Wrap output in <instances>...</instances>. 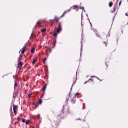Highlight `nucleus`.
<instances>
[{
  "mask_svg": "<svg viewBox=\"0 0 128 128\" xmlns=\"http://www.w3.org/2000/svg\"><path fill=\"white\" fill-rule=\"evenodd\" d=\"M57 28L56 30L57 34H60V32H62V24L60 22H58V24H57Z\"/></svg>",
  "mask_w": 128,
  "mask_h": 128,
  "instance_id": "f257e3e1",
  "label": "nucleus"
},
{
  "mask_svg": "<svg viewBox=\"0 0 128 128\" xmlns=\"http://www.w3.org/2000/svg\"><path fill=\"white\" fill-rule=\"evenodd\" d=\"M72 10H76V12H78V10L80 9L78 6H73L70 8Z\"/></svg>",
  "mask_w": 128,
  "mask_h": 128,
  "instance_id": "f03ea898",
  "label": "nucleus"
},
{
  "mask_svg": "<svg viewBox=\"0 0 128 128\" xmlns=\"http://www.w3.org/2000/svg\"><path fill=\"white\" fill-rule=\"evenodd\" d=\"M22 66V62H19L18 64V68H20Z\"/></svg>",
  "mask_w": 128,
  "mask_h": 128,
  "instance_id": "7ed1b4c3",
  "label": "nucleus"
},
{
  "mask_svg": "<svg viewBox=\"0 0 128 128\" xmlns=\"http://www.w3.org/2000/svg\"><path fill=\"white\" fill-rule=\"evenodd\" d=\"M24 52H26V46L22 48L21 52L22 54H24Z\"/></svg>",
  "mask_w": 128,
  "mask_h": 128,
  "instance_id": "20e7f679",
  "label": "nucleus"
},
{
  "mask_svg": "<svg viewBox=\"0 0 128 128\" xmlns=\"http://www.w3.org/2000/svg\"><path fill=\"white\" fill-rule=\"evenodd\" d=\"M46 48L47 50H49V52H52V48H50L48 46H46Z\"/></svg>",
  "mask_w": 128,
  "mask_h": 128,
  "instance_id": "39448f33",
  "label": "nucleus"
},
{
  "mask_svg": "<svg viewBox=\"0 0 128 128\" xmlns=\"http://www.w3.org/2000/svg\"><path fill=\"white\" fill-rule=\"evenodd\" d=\"M46 86H44L42 88V90L44 92L46 90Z\"/></svg>",
  "mask_w": 128,
  "mask_h": 128,
  "instance_id": "423d86ee",
  "label": "nucleus"
},
{
  "mask_svg": "<svg viewBox=\"0 0 128 128\" xmlns=\"http://www.w3.org/2000/svg\"><path fill=\"white\" fill-rule=\"evenodd\" d=\"M42 102V100L40 99L38 101V104H41Z\"/></svg>",
  "mask_w": 128,
  "mask_h": 128,
  "instance_id": "0eeeda50",
  "label": "nucleus"
},
{
  "mask_svg": "<svg viewBox=\"0 0 128 128\" xmlns=\"http://www.w3.org/2000/svg\"><path fill=\"white\" fill-rule=\"evenodd\" d=\"M66 12H68L67 11H64V14L60 16V18H62V16H64V14H66Z\"/></svg>",
  "mask_w": 128,
  "mask_h": 128,
  "instance_id": "6e6552de",
  "label": "nucleus"
},
{
  "mask_svg": "<svg viewBox=\"0 0 128 128\" xmlns=\"http://www.w3.org/2000/svg\"><path fill=\"white\" fill-rule=\"evenodd\" d=\"M54 20H56V22H58V20H60V18H58V17H56V16H55V17H54Z\"/></svg>",
  "mask_w": 128,
  "mask_h": 128,
  "instance_id": "1a4fd4ad",
  "label": "nucleus"
},
{
  "mask_svg": "<svg viewBox=\"0 0 128 128\" xmlns=\"http://www.w3.org/2000/svg\"><path fill=\"white\" fill-rule=\"evenodd\" d=\"M112 4H113L112 2H110V4H109L110 8H112Z\"/></svg>",
  "mask_w": 128,
  "mask_h": 128,
  "instance_id": "9d476101",
  "label": "nucleus"
},
{
  "mask_svg": "<svg viewBox=\"0 0 128 128\" xmlns=\"http://www.w3.org/2000/svg\"><path fill=\"white\" fill-rule=\"evenodd\" d=\"M46 31V28H43L41 30L42 32H44Z\"/></svg>",
  "mask_w": 128,
  "mask_h": 128,
  "instance_id": "9b49d317",
  "label": "nucleus"
},
{
  "mask_svg": "<svg viewBox=\"0 0 128 128\" xmlns=\"http://www.w3.org/2000/svg\"><path fill=\"white\" fill-rule=\"evenodd\" d=\"M36 60L34 59L32 62V64H36Z\"/></svg>",
  "mask_w": 128,
  "mask_h": 128,
  "instance_id": "f8f14e48",
  "label": "nucleus"
},
{
  "mask_svg": "<svg viewBox=\"0 0 128 128\" xmlns=\"http://www.w3.org/2000/svg\"><path fill=\"white\" fill-rule=\"evenodd\" d=\"M16 86H18V84H16V82L14 83V90H16Z\"/></svg>",
  "mask_w": 128,
  "mask_h": 128,
  "instance_id": "ddd939ff",
  "label": "nucleus"
},
{
  "mask_svg": "<svg viewBox=\"0 0 128 128\" xmlns=\"http://www.w3.org/2000/svg\"><path fill=\"white\" fill-rule=\"evenodd\" d=\"M35 49L34 48H32L30 50L31 52H34Z\"/></svg>",
  "mask_w": 128,
  "mask_h": 128,
  "instance_id": "4468645a",
  "label": "nucleus"
},
{
  "mask_svg": "<svg viewBox=\"0 0 128 128\" xmlns=\"http://www.w3.org/2000/svg\"><path fill=\"white\" fill-rule=\"evenodd\" d=\"M25 122L26 124H30V120H26Z\"/></svg>",
  "mask_w": 128,
  "mask_h": 128,
  "instance_id": "2eb2a0df",
  "label": "nucleus"
},
{
  "mask_svg": "<svg viewBox=\"0 0 128 128\" xmlns=\"http://www.w3.org/2000/svg\"><path fill=\"white\" fill-rule=\"evenodd\" d=\"M18 108V106H14L13 107V110H16Z\"/></svg>",
  "mask_w": 128,
  "mask_h": 128,
  "instance_id": "dca6fc26",
  "label": "nucleus"
},
{
  "mask_svg": "<svg viewBox=\"0 0 128 128\" xmlns=\"http://www.w3.org/2000/svg\"><path fill=\"white\" fill-rule=\"evenodd\" d=\"M90 80H92V82L94 80H92V78L89 79L88 81H86L84 84H86L87 82H88Z\"/></svg>",
  "mask_w": 128,
  "mask_h": 128,
  "instance_id": "f3484780",
  "label": "nucleus"
},
{
  "mask_svg": "<svg viewBox=\"0 0 128 128\" xmlns=\"http://www.w3.org/2000/svg\"><path fill=\"white\" fill-rule=\"evenodd\" d=\"M20 56H22V55L20 54V57H18V60H22V58H20Z\"/></svg>",
  "mask_w": 128,
  "mask_h": 128,
  "instance_id": "a211bd4d",
  "label": "nucleus"
},
{
  "mask_svg": "<svg viewBox=\"0 0 128 128\" xmlns=\"http://www.w3.org/2000/svg\"><path fill=\"white\" fill-rule=\"evenodd\" d=\"M64 105L63 106V109H62L61 110L62 112H64Z\"/></svg>",
  "mask_w": 128,
  "mask_h": 128,
  "instance_id": "6ab92c4d",
  "label": "nucleus"
},
{
  "mask_svg": "<svg viewBox=\"0 0 128 128\" xmlns=\"http://www.w3.org/2000/svg\"><path fill=\"white\" fill-rule=\"evenodd\" d=\"M14 110V112L15 114H16V110H14V109H13Z\"/></svg>",
  "mask_w": 128,
  "mask_h": 128,
  "instance_id": "aec40b11",
  "label": "nucleus"
},
{
  "mask_svg": "<svg viewBox=\"0 0 128 128\" xmlns=\"http://www.w3.org/2000/svg\"><path fill=\"white\" fill-rule=\"evenodd\" d=\"M74 84H76V82H74V84H72V88H71V89H70V90H72V87L74 86Z\"/></svg>",
  "mask_w": 128,
  "mask_h": 128,
  "instance_id": "412c9836",
  "label": "nucleus"
},
{
  "mask_svg": "<svg viewBox=\"0 0 128 128\" xmlns=\"http://www.w3.org/2000/svg\"><path fill=\"white\" fill-rule=\"evenodd\" d=\"M78 94H80V93H77L75 94V98H78Z\"/></svg>",
  "mask_w": 128,
  "mask_h": 128,
  "instance_id": "4be33fe9",
  "label": "nucleus"
},
{
  "mask_svg": "<svg viewBox=\"0 0 128 128\" xmlns=\"http://www.w3.org/2000/svg\"><path fill=\"white\" fill-rule=\"evenodd\" d=\"M32 93H30L28 94V98H30V96H32Z\"/></svg>",
  "mask_w": 128,
  "mask_h": 128,
  "instance_id": "5701e85b",
  "label": "nucleus"
},
{
  "mask_svg": "<svg viewBox=\"0 0 128 128\" xmlns=\"http://www.w3.org/2000/svg\"><path fill=\"white\" fill-rule=\"evenodd\" d=\"M26 119H24V118H23V119H22V122H26Z\"/></svg>",
  "mask_w": 128,
  "mask_h": 128,
  "instance_id": "b1692460",
  "label": "nucleus"
},
{
  "mask_svg": "<svg viewBox=\"0 0 128 128\" xmlns=\"http://www.w3.org/2000/svg\"><path fill=\"white\" fill-rule=\"evenodd\" d=\"M96 36H98V38H100V34L96 33Z\"/></svg>",
  "mask_w": 128,
  "mask_h": 128,
  "instance_id": "393cba45",
  "label": "nucleus"
},
{
  "mask_svg": "<svg viewBox=\"0 0 128 128\" xmlns=\"http://www.w3.org/2000/svg\"><path fill=\"white\" fill-rule=\"evenodd\" d=\"M58 36V34H56V33H54V36Z\"/></svg>",
  "mask_w": 128,
  "mask_h": 128,
  "instance_id": "a878e982",
  "label": "nucleus"
},
{
  "mask_svg": "<svg viewBox=\"0 0 128 128\" xmlns=\"http://www.w3.org/2000/svg\"><path fill=\"white\" fill-rule=\"evenodd\" d=\"M46 58H43L44 62H46Z\"/></svg>",
  "mask_w": 128,
  "mask_h": 128,
  "instance_id": "bb28decb",
  "label": "nucleus"
},
{
  "mask_svg": "<svg viewBox=\"0 0 128 128\" xmlns=\"http://www.w3.org/2000/svg\"><path fill=\"white\" fill-rule=\"evenodd\" d=\"M17 120H18V122H20V117H18L17 118Z\"/></svg>",
  "mask_w": 128,
  "mask_h": 128,
  "instance_id": "cd10ccee",
  "label": "nucleus"
},
{
  "mask_svg": "<svg viewBox=\"0 0 128 128\" xmlns=\"http://www.w3.org/2000/svg\"><path fill=\"white\" fill-rule=\"evenodd\" d=\"M120 4H122V0H120L119 2V6H120Z\"/></svg>",
  "mask_w": 128,
  "mask_h": 128,
  "instance_id": "c85d7f7f",
  "label": "nucleus"
},
{
  "mask_svg": "<svg viewBox=\"0 0 128 128\" xmlns=\"http://www.w3.org/2000/svg\"><path fill=\"white\" fill-rule=\"evenodd\" d=\"M34 106L36 108H38V104H34Z\"/></svg>",
  "mask_w": 128,
  "mask_h": 128,
  "instance_id": "c756f323",
  "label": "nucleus"
},
{
  "mask_svg": "<svg viewBox=\"0 0 128 128\" xmlns=\"http://www.w3.org/2000/svg\"><path fill=\"white\" fill-rule=\"evenodd\" d=\"M37 24H40V22L38 21L36 22Z\"/></svg>",
  "mask_w": 128,
  "mask_h": 128,
  "instance_id": "7c9ffc66",
  "label": "nucleus"
},
{
  "mask_svg": "<svg viewBox=\"0 0 128 128\" xmlns=\"http://www.w3.org/2000/svg\"><path fill=\"white\" fill-rule=\"evenodd\" d=\"M74 100H76V99L74 98L72 100V102H74Z\"/></svg>",
  "mask_w": 128,
  "mask_h": 128,
  "instance_id": "2f4dec72",
  "label": "nucleus"
},
{
  "mask_svg": "<svg viewBox=\"0 0 128 128\" xmlns=\"http://www.w3.org/2000/svg\"><path fill=\"white\" fill-rule=\"evenodd\" d=\"M80 120V118L76 119V120Z\"/></svg>",
  "mask_w": 128,
  "mask_h": 128,
  "instance_id": "473e14b6",
  "label": "nucleus"
},
{
  "mask_svg": "<svg viewBox=\"0 0 128 128\" xmlns=\"http://www.w3.org/2000/svg\"><path fill=\"white\" fill-rule=\"evenodd\" d=\"M66 12H70V9H68Z\"/></svg>",
  "mask_w": 128,
  "mask_h": 128,
  "instance_id": "72a5a7b5",
  "label": "nucleus"
},
{
  "mask_svg": "<svg viewBox=\"0 0 128 128\" xmlns=\"http://www.w3.org/2000/svg\"><path fill=\"white\" fill-rule=\"evenodd\" d=\"M125 16H128V13H126Z\"/></svg>",
  "mask_w": 128,
  "mask_h": 128,
  "instance_id": "f704fd0d",
  "label": "nucleus"
},
{
  "mask_svg": "<svg viewBox=\"0 0 128 128\" xmlns=\"http://www.w3.org/2000/svg\"><path fill=\"white\" fill-rule=\"evenodd\" d=\"M114 12L116 11V8L114 7Z\"/></svg>",
  "mask_w": 128,
  "mask_h": 128,
  "instance_id": "c9c22d12",
  "label": "nucleus"
},
{
  "mask_svg": "<svg viewBox=\"0 0 128 128\" xmlns=\"http://www.w3.org/2000/svg\"><path fill=\"white\" fill-rule=\"evenodd\" d=\"M104 42V44H105L106 46V42Z\"/></svg>",
  "mask_w": 128,
  "mask_h": 128,
  "instance_id": "e433bc0d",
  "label": "nucleus"
},
{
  "mask_svg": "<svg viewBox=\"0 0 128 128\" xmlns=\"http://www.w3.org/2000/svg\"><path fill=\"white\" fill-rule=\"evenodd\" d=\"M70 92H69L68 98H70Z\"/></svg>",
  "mask_w": 128,
  "mask_h": 128,
  "instance_id": "4c0bfd02",
  "label": "nucleus"
},
{
  "mask_svg": "<svg viewBox=\"0 0 128 128\" xmlns=\"http://www.w3.org/2000/svg\"><path fill=\"white\" fill-rule=\"evenodd\" d=\"M96 78H98V80H100V78H98V77H96Z\"/></svg>",
  "mask_w": 128,
  "mask_h": 128,
  "instance_id": "58836bf2",
  "label": "nucleus"
},
{
  "mask_svg": "<svg viewBox=\"0 0 128 128\" xmlns=\"http://www.w3.org/2000/svg\"><path fill=\"white\" fill-rule=\"evenodd\" d=\"M66 102H68V98H66Z\"/></svg>",
  "mask_w": 128,
  "mask_h": 128,
  "instance_id": "ea45409f",
  "label": "nucleus"
},
{
  "mask_svg": "<svg viewBox=\"0 0 128 128\" xmlns=\"http://www.w3.org/2000/svg\"><path fill=\"white\" fill-rule=\"evenodd\" d=\"M90 24L92 26V23L90 22Z\"/></svg>",
  "mask_w": 128,
  "mask_h": 128,
  "instance_id": "a19ab883",
  "label": "nucleus"
},
{
  "mask_svg": "<svg viewBox=\"0 0 128 128\" xmlns=\"http://www.w3.org/2000/svg\"><path fill=\"white\" fill-rule=\"evenodd\" d=\"M76 74H78V71L76 72Z\"/></svg>",
  "mask_w": 128,
  "mask_h": 128,
  "instance_id": "79ce46f5",
  "label": "nucleus"
},
{
  "mask_svg": "<svg viewBox=\"0 0 128 128\" xmlns=\"http://www.w3.org/2000/svg\"><path fill=\"white\" fill-rule=\"evenodd\" d=\"M13 78H14V76H13Z\"/></svg>",
  "mask_w": 128,
  "mask_h": 128,
  "instance_id": "37998d69",
  "label": "nucleus"
},
{
  "mask_svg": "<svg viewBox=\"0 0 128 128\" xmlns=\"http://www.w3.org/2000/svg\"><path fill=\"white\" fill-rule=\"evenodd\" d=\"M11 110H12V107H11Z\"/></svg>",
  "mask_w": 128,
  "mask_h": 128,
  "instance_id": "c03bdc74",
  "label": "nucleus"
}]
</instances>
